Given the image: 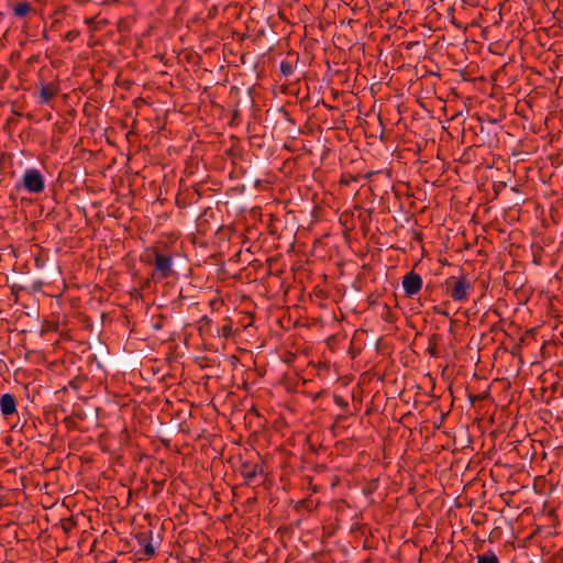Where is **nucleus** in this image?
I'll return each instance as SVG.
<instances>
[{
	"instance_id": "f257e3e1",
	"label": "nucleus",
	"mask_w": 563,
	"mask_h": 563,
	"mask_svg": "<svg viewBox=\"0 0 563 563\" xmlns=\"http://www.w3.org/2000/svg\"><path fill=\"white\" fill-rule=\"evenodd\" d=\"M449 294L454 301H464L474 289L473 282L465 275L450 277L446 280Z\"/></svg>"
},
{
	"instance_id": "f03ea898",
	"label": "nucleus",
	"mask_w": 563,
	"mask_h": 563,
	"mask_svg": "<svg viewBox=\"0 0 563 563\" xmlns=\"http://www.w3.org/2000/svg\"><path fill=\"white\" fill-rule=\"evenodd\" d=\"M22 180L24 188L29 192L38 194L45 188L44 177L36 168L26 169L23 174Z\"/></svg>"
},
{
	"instance_id": "7ed1b4c3",
	"label": "nucleus",
	"mask_w": 563,
	"mask_h": 563,
	"mask_svg": "<svg viewBox=\"0 0 563 563\" xmlns=\"http://www.w3.org/2000/svg\"><path fill=\"white\" fill-rule=\"evenodd\" d=\"M155 271L153 273V278L156 280L166 279L174 275L173 269V260L170 256L156 253L155 255Z\"/></svg>"
},
{
	"instance_id": "20e7f679",
	"label": "nucleus",
	"mask_w": 563,
	"mask_h": 563,
	"mask_svg": "<svg viewBox=\"0 0 563 563\" xmlns=\"http://www.w3.org/2000/svg\"><path fill=\"white\" fill-rule=\"evenodd\" d=\"M402 288L407 296L417 295L422 288V278L419 274L410 272L402 278Z\"/></svg>"
},
{
	"instance_id": "39448f33",
	"label": "nucleus",
	"mask_w": 563,
	"mask_h": 563,
	"mask_svg": "<svg viewBox=\"0 0 563 563\" xmlns=\"http://www.w3.org/2000/svg\"><path fill=\"white\" fill-rule=\"evenodd\" d=\"M0 411L3 416H12L16 411V401L13 395L3 394L0 398Z\"/></svg>"
},
{
	"instance_id": "423d86ee",
	"label": "nucleus",
	"mask_w": 563,
	"mask_h": 563,
	"mask_svg": "<svg viewBox=\"0 0 563 563\" xmlns=\"http://www.w3.org/2000/svg\"><path fill=\"white\" fill-rule=\"evenodd\" d=\"M262 473V466L254 464L251 466H244L243 474L247 481L254 479L258 474Z\"/></svg>"
},
{
	"instance_id": "0eeeda50",
	"label": "nucleus",
	"mask_w": 563,
	"mask_h": 563,
	"mask_svg": "<svg viewBox=\"0 0 563 563\" xmlns=\"http://www.w3.org/2000/svg\"><path fill=\"white\" fill-rule=\"evenodd\" d=\"M477 563H499V561L493 551H487L477 556Z\"/></svg>"
},
{
	"instance_id": "6e6552de",
	"label": "nucleus",
	"mask_w": 563,
	"mask_h": 563,
	"mask_svg": "<svg viewBox=\"0 0 563 563\" xmlns=\"http://www.w3.org/2000/svg\"><path fill=\"white\" fill-rule=\"evenodd\" d=\"M55 95V90L51 86H45L41 89L42 101L47 102Z\"/></svg>"
},
{
	"instance_id": "1a4fd4ad",
	"label": "nucleus",
	"mask_w": 563,
	"mask_h": 563,
	"mask_svg": "<svg viewBox=\"0 0 563 563\" xmlns=\"http://www.w3.org/2000/svg\"><path fill=\"white\" fill-rule=\"evenodd\" d=\"M29 10H30V7L27 3H19L14 8V13L19 16H24L25 14H27Z\"/></svg>"
}]
</instances>
